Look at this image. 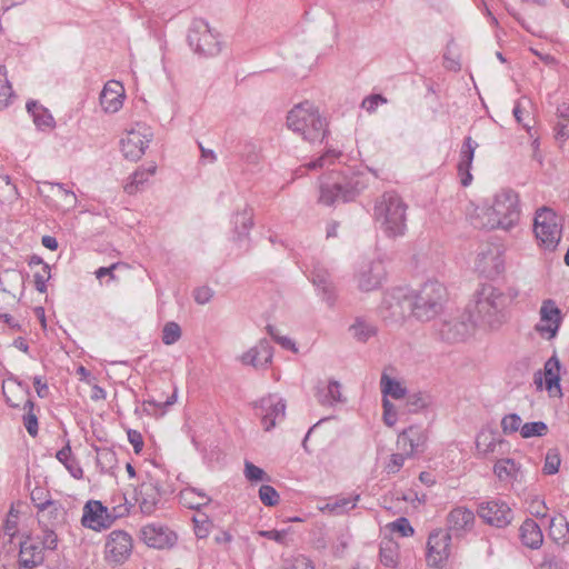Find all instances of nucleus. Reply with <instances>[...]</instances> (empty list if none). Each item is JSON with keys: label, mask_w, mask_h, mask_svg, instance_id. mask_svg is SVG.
<instances>
[{"label": "nucleus", "mask_w": 569, "mask_h": 569, "mask_svg": "<svg viewBox=\"0 0 569 569\" xmlns=\"http://www.w3.org/2000/svg\"><path fill=\"white\" fill-rule=\"evenodd\" d=\"M341 385L337 380H330L326 387L318 388L317 397L321 405L332 406L341 401Z\"/></svg>", "instance_id": "38"}, {"label": "nucleus", "mask_w": 569, "mask_h": 569, "mask_svg": "<svg viewBox=\"0 0 569 569\" xmlns=\"http://www.w3.org/2000/svg\"><path fill=\"white\" fill-rule=\"evenodd\" d=\"M132 538L123 530L111 531L104 545V559L110 565L124 563L132 552Z\"/></svg>", "instance_id": "11"}, {"label": "nucleus", "mask_w": 569, "mask_h": 569, "mask_svg": "<svg viewBox=\"0 0 569 569\" xmlns=\"http://www.w3.org/2000/svg\"><path fill=\"white\" fill-rule=\"evenodd\" d=\"M66 509L59 500H53L37 511L41 528H59L66 522Z\"/></svg>", "instance_id": "28"}, {"label": "nucleus", "mask_w": 569, "mask_h": 569, "mask_svg": "<svg viewBox=\"0 0 569 569\" xmlns=\"http://www.w3.org/2000/svg\"><path fill=\"white\" fill-rule=\"evenodd\" d=\"M387 278L386 266L377 259L363 266L358 274V287L361 291L378 289Z\"/></svg>", "instance_id": "21"}, {"label": "nucleus", "mask_w": 569, "mask_h": 569, "mask_svg": "<svg viewBox=\"0 0 569 569\" xmlns=\"http://www.w3.org/2000/svg\"><path fill=\"white\" fill-rule=\"evenodd\" d=\"M410 302V291L405 288H396L386 293L381 308L388 311L385 317L398 321L405 319L408 312L411 313Z\"/></svg>", "instance_id": "18"}, {"label": "nucleus", "mask_w": 569, "mask_h": 569, "mask_svg": "<svg viewBox=\"0 0 569 569\" xmlns=\"http://www.w3.org/2000/svg\"><path fill=\"white\" fill-rule=\"evenodd\" d=\"M180 498L188 508L196 510L211 502V498L203 490L191 486L180 491Z\"/></svg>", "instance_id": "35"}, {"label": "nucleus", "mask_w": 569, "mask_h": 569, "mask_svg": "<svg viewBox=\"0 0 569 569\" xmlns=\"http://www.w3.org/2000/svg\"><path fill=\"white\" fill-rule=\"evenodd\" d=\"M310 280L318 290L319 295H321L322 299L329 306H332L336 301L335 287L332 284L328 269L325 268L321 262H312L310 269Z\"/></svg>", "instance_id": "22"}, {"label": "nucleus", "mask_w": 569, "mask_h": 569, "mask_svg": "<svg viewBox=\"0 0 569 569\" xmlns=\"http://www.w3.org/2000/svg\"><path fill=\"white\" fill-rule=\"evenodd\" d=\"M476 325L477 320L468 311V315L462 313L442 321L439 327V335L443 341L450 343L463 341L471 333Z\"/></svg>", "instance_id": "14"}, {"label": "nucleus", "mask_w": 569, "mask_h": 569, "mask_svg": "<svg viewBox=\"0 0 569 569\" xmlns=\"http://www.w3.org/2000/svg\"><path fill=\"white\" fill-rule=\"evenodd\" d=\"M124 93L109 92V89H102L100 93V104L106 112H117L122 107Z\"/></svg>", "instance_id": "41"}, {"label": "nucleus", "mask_w": 569, "mask_h": 569, "mask_svg": "<svg viewBox=\"0 0 569 569\" xmlns=\"http://www.w3.org/2000/svg\"><path fill=\"white\" fill-rule=\"evenodd\" d=\"M380 387L382 392V398L391 397L396 400L402 399L407 395V389L402 387V385L389 377L387 373H382L380 379Z\"/></svg>", "instance_id": "39"}, {"label": "nucleus", "mask_w": 569, "mask_h": 569, "mask_svg": "<svg viewBox=\"0 0 569 569\" xmlns=\"http://www.w3.org/2000/svg\"><path fill=\"white\" fill-rule=\"evenodd\" d=\"M451 535L438 529L430 532L427 541L426 560L428 566L441 568L450 556Z\"/></svg>", "instance_id": "12"}, {"label": "nucleus", "mask_w": 569, "mask_h": 569, "mask_svg": "<svg viewBox=\"0 0 569 569\" xmlns=\"http://www.w3.org/2000/svg\"><path fill=\"white\" fill-rule=\"evenodd\" d=\"M30 499L37 511L53 501L50 491L42 486H36L30 490Z\"/></svg>", "instance_id": "45"}, {"label": "nucleus", "mask_w": 569, "mask_h": 569, "mask_svg": "<svg viewBox=\"0 0 569 569\" xmlns=\"http://www.w3.org/2000/svg\"><path fill=\"white\" fill-rule=\"evenodd\" d=\"M519 537L523 546L538 549L543 542L540 526L531 518H527L519 528Z\"/></svg>", "instance_id": "30"}, {"label": "nucleus", "mask_w": 569, "mask_h": 569, "mask_svg": "<svg viewBox=\"0 0 569 569\" xmlns=\"http://www.w3.org/2000/svg\"><path fill=\"white\" fill-rule=\"evenodd\" d=\"M555 139L561 143L569 139V121L559 120L553 128Z\"/></svg>", "instance_id": "63"}, {"label": "nucleus", "mask_w": 569, "mask_h": 569, "mask_svg": "<svg viewBox=\"0 0 569 569\" xmlns=\"http://www.w3.org/2000/svg\"><path fill=\"white\" fill-rule=\"evenodd\" d=\"M476 269L486 278H495L505 269L502 251L498 246H487L482 249L476 261Z\"/></svg>", "instance_id": "19"}, {"label": "nucleus", "mask_w": 569, "mask_h": 569, "mask_svg": "<svg viewBox=\"0 0 569 569\" xmlns=\"http://www.w3.org/2000/svg\"><path fill=\"white\" fill-rule=\"evenodd\" d=\"M383 422L391 427L397 422V411L392 402L388 398H382Z\"/></svg>", "instance_id": "62"}, {"label": "nucleus", "mask_w": 569, "mask_h": 569, "mask_svg": "<svg viewBox=\"0 0 569 569\" xmlns=\"http://www.w3.org/2000/svg\"><path fill=\"white\" fill-rule=\"evenodd\" d=\"M493 473L500 481H520L521 465L511 458H502L493 465Z\"/></svg>", "instance_id": "33"}, {"label": "nucleus", "mask_w": 569, "mask_h": 569, "mask_svg": "<svg viewBox=\"0 0 569 569\" xmlns=\"http://www.w3.org/2000/svg\"><path fill=\"white\" fill-rule=\"evenodd\" d=\"M533 232L541 248L555 251L561 240L562 229L553 210L542 207L537 210Z\"/></svg>", "instance_id": "7"}, {"label": "nucleus", "mask_w": 569, "mask_h": 569, "mask_svg": "<svg viewBox=\"0 0 569 569\" xmlns=\"http://www.w3.org/2000/svg\"><path fill=\"white\" fill-rule=\"evenodd\" d=\"M44 560L43 548L38 539L28 537L20 542L19 569H33Z\"/></svg>", "instance_id": "26"}, {"label": "nucleus", "mask_w": 569, "mask_h": 569, "mask_svg": "<svg viewBox=\"0 0 569 569\" xmlns=\"http://www.w3.org/2000/svg\"><path fill=\"white\" fill-rule=\"evenodd\" d=\"M57 528H42V537H37L41 548L43 550H56L58 546V536L56 533Z\"/></svg>", "instance_id": "57"}, {"label": "nucleus", "mask_w": 569, "mask_h": 569, "mask_svg": "<svg viewBox=\"0 0 569 569\" xmlns=\"http://www.w3.org/2000/svg\"><path fill=\"white\" fill-rule=\"evenodd\" d=\"M7 383H14L18 386V388L27 396V397H30L31 396V390H30V387L27 382L24 381H21L19 380L16 376L11 375L9 376L2 383V392H3V396L6 398V402L9 407L11 408H18L19 405L13 402L8 396H7V392H6V385Z\"/></svg>", "instance_id": "52"}, {"label": "nucleus", "mask_w": 569, "mask_h": 569, "mask_svg": "<svg viewBox=\"0 0 569 569\" xmlns=\"http://www.w3.org/2000/svg\"><path fill=\"white\" fill-rule=\"evenodd\" d=\"M254 410L256 415L261 418L263 429L270 431L278 421L283 420L286 403L277 395H268L254 403Z\"/></svg>", "instance_id": "13"}, {"label": "nucleus", "mask_w": 569, "mask_h": 569, "mask_svg": "<svg viewBox=\"0 0 569 569\" xmlns=\"http://www.w3.org/2000/svg\"><path fill=\"white\" fill-rule=\"evenodd\" d=\"M473 522L475 513L466 507L453 508L447 517L448 530L457 533L471 530Z\"/></svg>", "instance_id": "29"}, {"label": "nucleus", "mask_w": 569, "mask_h": 569, "mask_svg": "<svg viewBox=\"0 0 569 569\" xmlns=\"http://www.w3.org/2000/svg\"><path fill=\"white\" fill-rule=\"evenodd\" d=\"M341 156V151L328 148L320 157H318L316 160L310 161L307 163V168L310 170H316L319 168H323L327 164L333 163L336 159H338Z\"/></svg>", "instance_id": "46"}, {"label": "nucleus", "mask_w": 569, "mask_h": 569, "mask_svg": "<svg viewBox=\"0 0 569 569\" xmlns=\"http://www.w3.org/2000/svg\"><path fill=\"white\" fill-rule=\"evenodd\" d=\"M120 515H111L99 500H89L83 507L81 525L94 531L108 529Z\"/></svg>", "instance_id": "17"}, {"label": "nucleus", "mask_w": 569, "mask_h": 569, "mask_svg": "<svg viewBox=\"0 0 569 569\" xmlns=\"http://www.w3.org/2000/svg\"><path fill=\"white\" fill-rule=\"evenodd\" d=\"M477 513L487 525L496 528H506L513 519L512 509L500 499L480 503Z\"/></svg>", "instance_id": "15"}, {"label": "nucleus", "mask_w": 569, "mask_h": 569, "mask_svg": "<svg viewBox=\"0 0 569 569\" xmlns=\"http://www.w3.org/2000/svg\"><path fill=\"white\" fill-rule=\"evenodd\" d=\"M46 184L51 187V189L57 188L59 190L64 197L68 208H76L78 200L73 191L67 189L61 182H46Z\"/></svg>", "instance_id": "61"}, {"label": "nucleus", "mask_w": 569, "mask_h": 569, "mask_svg": "<svg viewBox=\"0 0 569 569\" xmlns=\"http://www.w3.org/2000/svg\"><path fill=\"white\" fill-rule=\"evenodd\" d=\"M244 477L250 482L270 481V476L260 467L251 461H244Z\"/></svg>", "instance_id": "49"}, {"label": "nucleus", "mask_w": 569, "mask_h": 569, "mask_svg": "<svg viewBox=\"0 0 569 569\" xmlns=\"http://www.w3.org/2000/svg\"><path fill=\"white\" fill-rule=\"evenodd\" d=\"M118 462L116 452L110 448L97 449V467L103 473H112Z\"/></svg>", "instance_id": "40"}, {"label": "nucleus", "mask_w": 569, "mask_h": 569, "mask_svg": "<svg viewBox=\"0 0 569 569\" xmlns=\"http://www.w3.org/2000/svg\"><path fill=\"white\" fill-rule=\"evenodd\" d=\"M368 176L363 172L343 173L341 179L332 183H321L319 202L325 206H333L340 201H352L368 187Z\"/></svg>", "instance_id": "5"}, {"label": "nucleus", "mask_w": 569, "mask_h": 569, "mask_svg": "<svg viewBox=\"0 0 569 569\" xmlns=\"http://www.w3.org/2000/svg\"><path fill=\"white\" fill-rule=\"evenodd\" d=\"M411 316L422 322L440 315L447 301V288L437 280H428L419 289L410 291Z\"/></svg>", "instance_id": "3"}, {"label": "nucleus", "mask_w": 569, "mask_h": 569, "mask_svg": "<svg viewBox=\"0 0 569 569\" xmlns=\"http://www.w3.org/2000/svg\"><path fill=\"white\" fill-rule=\"evenodd\" d=\"M516 297L517 292L507 295L492 284H482L475 292L473 302L469 306L468 311L473 315L477 323L497 329L507 321V309Z\"/></svg>", "instance_id": "1"}, {"label": "nucleus", "mask_w": 569, "mask_h": 569, "mask_svg": "<svg viewBox=\"0 0 569 569\" xmlns=\"http://www.w3.org/2000/svg\"><path fill=\"white\" fill-rule=\"evenodd\" d=\"M259 499L266 507H273L279 503L280 496L270 485H262L259 488Z\"/></svg>", "instance_id": "53"}, {"label": "nucleus", "mask_w": 569, "mask_h": 569, "mask_svg": "<svg viewBox=\"0 0 569 569\" xmlns=\"http://www.w3.org/2000/svg\"><path fill=\"white\" fill-rule=\"evenodd\" d=\"M427 440L426 429L419 426H409L398 435L397 445L407 456L413 457L425 451Z\"/></svg>", "instance_id": "20"}, {"label": "nucleus", "mask_w": 569, "mask_h": 569, "mask_svg": "<svg viewBox=\"0 0 569 569\" xmlns=\"http://www.w3.org/2000/svg\"><path fill=\"white\" fill-rule=\"evenodd\" d=\"M407 204L395 191L385 192L375 206V217L380 228L389 238L403 236L406 224Z\"/></svg>", "instance_id": "4"}, {"label": "nucleus", "mask_w": 569, "mask_h": 569, "mask_svg": "<svg viewBox=\"0 0 569 569\" xmlns=\"http://www.w3.org/2000/svg\"><path fill=\"white\" fill-rule=\"evenodd\" d=\"M188 43L190 48L202 57H214L221 51L219 36L214 33L203 19H194L189 28Z\"/></svg>", "instance_id": "8"}, {"label": "nucleus", "mask_w": 569, "mask_h": 569, "mask_svg": "<svg viewBox=\"0 0 569 569\" xmlns=\"http://www.w3.org/2000/svg\"><path fill=\"white\" fill-rule=\"evenodd\" d=\"M192 521L194 525L193 530L197 538H207L212 527V521L209 519V517L207 515H200L199 517H193Z\"/></svg>", "instance_id": "55"}, {"label": "nucleus", "mask_w": 569, "mask_h": 569, "mask_svg": "<svg viewBox=\"0 0 569 569\" xmlns=\"http://www.w3.org/2000/svg\"><path fill=\"white\" fill-rule=\"evenodd\" d=\"M520 218L519 197L511 189H503L495 196L490 208L489 227L491 229H511Z\"/></svg>", "instance_id": "6"}, {"label": "nucleus", "mask_w": 569, "mask_h": 569, "mask_svg": "<svg viewBox=\"0 0 569 569\" xmlns=\"http://www.w3.org/2000/svg\"><path fill=\"white\" fill-rule=\"evenodd\" d=\"M273 347L268 339H261L254 347L244 352L241 357L243 365L252 366L256 369H266L272 362Z\"/></svg>", "instance_id": "23"}, {"label": "nucleus", "mask_w": 569, "mask_h": 569, "mask_svg": "<svg viewBox=\"0 0 569 569\" xmlns=\"http://www.w3.org/2000/svg\"><path fill=\"white\" fill-rule=\"evenodd\" d=\"M478 148V142H476L471 137H466L460 148L459 152V161L457 164L458 174L460 177V182L463 187H468L472 182V174L470 172L475 151Z\"/></svg>", "instance_id": "27"}, {"label": "nucleus", "mask_w": 569, "mask_h": 569, "mask_svg": "<svg viewBox=\"0 0 569 569\" xmlns=\"http://www.w3.org/2000/svg\"><path fill=\"white\" fill-rule=\"evenodd\" d=\"M181 338V328L174 321L167 322L162 328V342L167 346L176 343Z\"/></svg>", "instance_id": "50"}, {"label": "nucleus", "mask_w": 569, "mask_h": 569, "mask_svg": "<svg viewBox=\"0 0 569 569\" xmlns=\"http://www.w3.org/2000/svg\"><path fill=\"white\" fill-rule=\"evenodd\" d=\"M522 420L517 413L506 415L501 420V428L503 433L510 435L517 431H520Z\"/></svg>", "instance_id": "58"}, {"label": "nucleus", "mask_w": 569, "mask_h": 569, "mask_svg": "<svg viewBox=\"0 0 569 569\" xmlns=\"http://www.w3.org/2000/svg\"><path fill=\"white\" fill-rule=\"evenodd\" d=\"M56 458L66 467L74 479H81L83 477V470L79 461L73 457L69 441L57 452Z\"/></svg>", "instance_id": "36"}, {"label": "nucleus", "mask_w": 569, "mask_h": 569, "mask_svg": "<svg viewBox=\"0 0 569 569\" xmlns=\"http://www.w3.org/2000/svg\"><path fill=\"white\" fill-rule=\"evenodd\" d=\"M350 331H352L353 337L360 342H366L377 335L376 326L361 319L356 320V322L350 327Z\"/></svg>", "instance_id": "43"}, {"label": "nucleus", "mask_w": 569, "mask_h": 569, "mask_svg": "<svg viewBox=\"0 0 569 569\" xmlns=\"http://www.w3.org/2000/svg\"><path fill=\"white\" fill-rule=\"evenodd\" d=\"M164 495L160 480L148 476L136 489V501L141 512L150 516L159 508Z\"/></svg>", "instance_id": "10"}, {"label": "nucleus", "mask_w": 569, "mask_h": 569, "mask_svg": "<svg viewBox=\"0 0 569 569\" xmlns=\"http://www.w3.org/2000/svg\"><path fill=\"white\" fill-rule=\"evenodd\" d=\"M28 113L32 117L33 123L40 131L51 130L56 127V121L51 112L39 104L36 100H29L26 104Z\"/></svg>", "instance_id": "32"}, {"label": "nucleus", "mask_w": 569, "mask_h": 569, "mask_svg": "<svg viewBox=\"0 0 569 569\" xmlns=\"http://www.w3.org/2000/svg\"><path fill=\"white\" fill-rule=\"evenodd\" d=\"M50 267L48 263H43L41 271L33 274L36 289L44 293L47 291V281L50 279Z\"/></svg>", "instance_id": "60"}, {"label": "nucleus", "mask_w": 569, "mask_h": 569, "mask_svg": "<svg viewBox=\"0 0 569 569\" xmlns=\"http://www.w3.org/2000/svg\"><path fill=\"white\" fill-rule=\"evenodd\" d=\"M287 126L309 142H322L328 136V123L319 113L318 108L306 100L296 104L287 116Z\"/></svg>", "instance_id": "2"}, {"label": "nucleus", "mask_w": 569, "mask_h": 569, "mask_svg": "<svg viewBox=\"0 0 569 569\" xmlns=\"http://www.w3.org/2000/svg\"><path fill=\"white\" fill-rule=\"evenodd\" d=\"M12 97L13 90L7 79L6 68L0 66V110L9 106Z\"/></svg>", "instance_id": "47"}, {"label": "nucleus", "mask_w": 569, "mask_h": 569, "mask_svg": "<svg viewBox=\"0 0 569 569\" xmlns=\"http://www.w3.org/2000/svg\"><path fill=\"white\" fill-rule=\"evenodd\" d=\"M390 529L392 532H397L401 537H410L415 533L413 527L410 525V521L406 517H400L391 522Z\"/></svg>", "instance_id": "59"}, {"label": "nucleus", "mask_w": 569, "mask_h": 569, "mask_svg": "<svg viewBox=\"0 0 569 569\" xmlns=\"http://www.w3.org/2000/svg\"><path fill=\"white\" fill-rule=\"evenodd\" d=\"M284 569H315V567L309 558L297 556Z\"/></svg>", "instance_id": "64"}, {"label": "nucleus", "mask_w": 569, "mask_h": 569, "mask_svg": "<svg viewBox=\"0 0 569 569\" xmlns=\"http://www.w3.org/2000/svg\"><path fill=\"white\" fill-rule=\"evenodd\" d=\"M359 499V495L350 497L336 496L330 498L322 507H320V510L333 516H340L355 509Z\"/></svg>", "instance_id": "34"}, {"label": "nucleus", "mask_w": 569, "mask_h": 569, "mask_svg": "<svg viewBox=\"0 0 569 569\" xmlns=\"http://www.w3.org/2000/svg\"><path fill=\"white\" fill-rule=\"evenodd\" d=\"M380 562L389 568H395L398 565V551L395 546L391 543H387L386 546H380L379 550Z\"/></svg>", "instance_id": "51"}, {"label": "nucleus", "mask_w": 569, "mask_h": 569, "mask_svg": "<svg viewBox=\"0 0 569 569\" xmlns=\"http://www.w3.org/2000/svg\"><path fill=\"white\" fill-rule=\"evenodd\" d=\"M152 138L151 129L146 124L138 123L136 128L129 130L120 140L123 157L131 161L139 160L144 154Z\"/></svg>", "instance_id": "9"}, {"label": "nucleus", "mask_w": 569, "mask_h": 569, "mask_svg": "<svg viewBox=\"0 0 569 569\" xmlns=\"http://www.w3.org/2000/svg\"><path fill=\"white\" fill-rule=\"evenodd\" d=\"M561 362L555 352L543 366V372L537 371L533 376L535 385L538 389L542 388L545 377V388L551 397H562V390L560 386L561 381Z\"/></svg>", "instance_id": "16"}, {"label": "nucleus", "mask_w": 569, "mask_h": 569, "mask_svg": "<svg viewBox=\"0 0 569 569\" xmlns=\"http://www.w3.org/2000/svg\"><path fill=\"white\" fill-rule=\"evenodd\" d=\"M540 320L548 322V325H537L536 330L540 333H549V339L557 336L561 325V310L557 307L556 302L547 299L542 302L540 308Z\"/></svg>", "instance_id": "25"}, {"label": "nucleus", "mask_w": 569, "mask_h": 569, "mask_svg": "<svg viewBox=\"0 0 569 569\" xmlns=\"http://www.w3.org/2000/svg\"><path fill=\"white\" fill-rule=\"evenodd\" d=\"M19 198L17 186L8 174L0 173V203L13 202Z\"/></svg>", "instance_id": "42"}, {"label": "nucleus", "mask_w": 569, "mask_h": 569, "mask_svg": "<svg viewBox=\"0 0 569 569\" xmlns=\"http://www.w3.org/2000/svg\"><path fill=\"white\" fill-rule=\"evenodd\" d=\"M411 458L407 456L405 451L399 453H392L389 461L385 465V471L387 475H396L403 467L406 459Z\"/></svg>", "instance_id": "56"}, {"label": "nucleus", "mask_w": 569, "mask_h": 569, "mask_svg": "<svg viewBox=\"0 0 569 569\" xmlns=\"http://www.w3.org/2000/svg\"><path fill=\"white\" fill-rule=\"evenodd\" d=\"M428 403L429 397L423 392L412 393L406 399L408 412H418L419 410L426 408Z\"/></svg>", "instance_id": "54"}, {"label": "nucleus", "mask_w": 569, "mask_h": 569, "mask_svg": "<svg viewBox=\"0 0 569 569\" xmlns=\"http://www.w3.org/2000/svg\"><path fill=\"white\" fill-rule=\"evenodd\" d=\"M548 426L543 421H531L521 426L520 435L528 439L532 437H542L547 433Z\"/></svg>", "instance_id": "48"}, {"label": "nucleus", "mask_w": 569, "mask_h": 569, "mask_svg": "<svg viewBox=\"0 0 569 569\" xmlns=\"http://www.w3.org/2000/svg\"><path fill=\"white\" fill-rule=\"evenodd\" d=\"M157 166L154 163L148 167H140L131 174V181L124 187V190L129 194L138 192L144 182L149 180L156 173Z\"/></svg>", "instance_id": "37"}, {"label": "nucleus", "mask_w": 569, "mask_h": 569, "mask_svg": "<svg viewBox=\"0 0 569 569\" xmlns=\"http://www.w3.org/2000/svg\"><path fill=\"white\" fill-rule=\"evenodd\" d=\"M141 538L151 548L163 549L171 547L177 541L174 532L163 526L147 525L141 529Z\"/></svg>", "instance_id": "24"}, {"label": "nucleus", "mask_w": 569, "mask_h": 569, "mask_svg": "<svg viewBox=\"0 0 569 569\" xmlns=\"http://www.w3.org/2000/svg\"><path fill=\"white\" fill-rule=\"evenodd\" d=\"M231 223L233 226V239L236 241L247 239L253 227V209L246 206L242 211L232 217Z\"/></svg>", "instance_id": "31"}, {"label": "nucleus", "mask_w": 569, "mask_h": 569, "mask_svg": "<svg viewBox=\"0 0 569 569\" xmlns=\"http://www.w3.org/2000/svg\"><path fill=\"white\" fill-rule=\"evenodd\" d=\"M561 458L557 448L548 449L545 456L542 472L548 476L556 475L559 471Z\"/></svg>", "instance_id": "44"}]
</instances>
